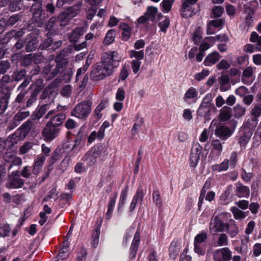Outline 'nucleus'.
I'll return each mask as SVG.
<instances>
[{
    "mask_svg": "<svg viewBox=\"0 0 261 261\" xmlns=\"http://www.w3.org/2000/svg\"><path fill=\"white\" fill-rule=\"evenodd\" d=\"M198 92L194 87H190L187 90L183 96V100L188 103L196 102L198 99Z\"/></svg>",
    "mask_w": 261,
    "mask_h": 261,
    "instance_id": "nucleus-15",
    "label": "nucleus"
},
{
    "mask_svg": "<svg viewBox=\"0 0 261 261\" xmlns=\"http://www.w3.org/2000/svg\"><path fill=\"white\" fill-rule=\"evenodd\" d=\"M129 55L130 58H135L136 59V60H138L139 61L142 60L144 57V53L142 50H131L129 53Z\"/></svg>",
    "mask_w": 261,
    "mask_h": 261,
    "instance_id": "nucleus-47",
    "label": "nucleus"
},
{
    "mask_svg": "<svg viewBox=\"0 0 261 261\" xmlns=\"http://www.w3.org/2000/svg\"><path fill=\"white\" fill-rule=\"evenodd\" d=\"M226 231H227L231 238L234 237L238 234L239 232L238 228L234 221H231L229 224H227Z\"/></svg>",
    "mask_w": 261,
    "mask_h": 261,
    "instance_id": "nucleus-28",
    "label": "nucleus"
},
{
    "mask_svg": "<svg viewBox=\"0 0 261 261\" xmlns=\"http://www.w3.org/2000/svg\"><path fill=\"white\" fill-rule=\"evenodd\" d=\"M114 71L102 62L96 64L91 71V77L94 81L101 80L111 75Z\"/></svg>",
    "mask_w": 261,
    "mask_h": 261,
    "instance_id": "nucleus-2",
    "label": "nucleus"
},
{
    "mask_svg": "<svg viewBox=\"0 0 261 261\" xmlns=\"http://www.w3.org/2000/svg\"><path fill=\"white\" fill-rule=\"evenodd\" d=\"M220 58L219 54L217 51H214L207 55L204 61V64L206 66H211L218 61Z\"/></svg>",
    "mask_w": 261,
    "mask_h": 261,
    "instance_id": "nucleus-20",
    "label": "nucleus"
},
{
    "mask_svg": "<svg viewBox=\"0 0 261 261\" xmlns=\"http://www.w3.org/2000/svg\"><path fill=\"white\" fill-rule=\"evenodd\" d=\"M37 47V44L36 40L29 41L26 45L25 49L28 52L34 50Z\"/></svg>",
    "mask_w": 261,
    "mask_h": 261,
    "instance_id": "nucleus-50",
    "label": "nucleus"
},
{
    "mask_svg": "<svg viewBox=\"0 0 261 261\" xmlns=\"http://www.w3.org/2000/svg\"><path fill=\"white\" fill-rule=\"evenodd\" d=\"M177 242L173 241L170 244L169 250L170 252V256L171 257L175 258L178 254V244Z\"/></svg>",
    "mask_w": 261,
    "mask_h": 261,
    "instance_id": "nucleus-36",
    "label": "nucleus"
},
{
    "mask_svg": "<svg viewBox=\"0 0 261 261\" xmlns=\"http://www.w3.org/2000/svg\"><path fill=\"white\" fill-rule=\"evenodd\" d=\"M152 198L153 202L159 206L161 205L162 200L160 197V193L158 191H154L152 194Z\"/></svg>",
    "mask_w": 261,
    "mask_h": 261,
    "instance_id": "nucleus-56",
    "label": "nucleus"
},
{
    "mask_svg": "<svg viewBox=\"0 0 261 261\" xmlns=\"http://www.w3.org/2000/svg\"><path fill=\"white\" fill-rule=\"evenodd\" d=\"M92 103L90 100H83L75 106L71 115L80 119H86L92 110Z\"/></svg>",
    "mask_w": 261,
    "mask_h": 261,
    "instance_id": "nucleus-1",
    "label": "nucleus"
},
{
    "mask_svg": "<svg viewBox=\"0 0 261 261\" xmlns=\"http://www.w3.org/2000/svg\"><path fill=\"white\" fill-rule=\"evenodd\" d=\"M24 184L22 179L17 171L13 172L9 176L6 186L9 189H18L21 188Z\"/></svg>",
    "mask_w": 261,
    "mask_h": 261,
    "instance_id": "nucleus-8",
    "label": "nucleus"
},
{
    "mask_svg": "<svg viewBox=\"0 0 261 261\" xmlns=\"http://www.w3.org/2000/svg\"><path fill=\"white\" fill-rule=\"evenodd\" d=\"M21 175L24 178H29L31 175V168L29 166H24L21 171Z\"/></svg>",
    "mask_w": 261,
    "mask_h": 261,
    "instance_id": "nucleus-58",
    "label": "nucleus"
},
{
    "mask_svg": "<svg viewBox=\"0 0 261 261\" xmlns=\"http://www.w3.org/2000/svg\"><path fill=\"white\" fill-rule=\"evenodd\" d=\"M162 16V14L158 12L157 8L148 7V22L151 21L153 23H156Z\"/></svg>",
    "mask_w": 261,
    "mask_h": 261,
    "instance_id": "nucleus-16",
    "label": "nucleus"
},
{
    "mask_svg": "<svg viewBox=\"0 0 261 261\" xmlns=\"http://www.w3.org/2000/svg\"><path fill=\"white\" fill-rule=\"evenodd\" d=\"M33 125L34 121L32 120H28L20 126L19 131L15 132L9 138L10 141L12 143H16L18 141L24 139L30 132Z\"/></svg>",
    "mask_w": 261,
    "mask_h": 261,
    "instance_id": "nucleus-3",
    "label": "nucleus"
},
{
    "mask_svg": "<svg viewBox=\"0 0 261 261\" xmlns=\"http://www.w3.org/2000/svg\"><path fill=\"white\" fill-rule=\"evenodd\" d=\"M98 156V150L96 148H93L85 154L83 160L86 162L88 165H93L96 162Z\"/></svg>",
    "mask_w": 261,
    "mask_h": 261,
    "instance_id": "nucleus-17",
    "label": "nucleus"
},
{
    "mask_svg": "<svg viewBox=\"0 0 261 261\" xmlns=\"http://www.w3.org/2000/svg\"><path fill=\"white\" fill-rule=\"evenodd\" d=\"M54 113L55 111H50L45 116V118L47 119L50 118V120L47 123L58 128V127L63 123L66 118V116L63 113H60L53 117L51 116Z\"/></svg>",
    "mask_w": 261,
    "mask_h": 261,
    "instance_id": "nucleus-12",
    "label": "nucleus"
},
{
    "mask_svg": "<svg viewBox=\"0 0 261 261\" xmlns=\"http://www.w3.org/2000/svg\"><path fill=\"white\" fill-rule=\"evenodd\" d=\"M63 69V64L58 62L57 59L53 63L50 62L43 68L42 72L47 76V79H52Z\"/></svg>",
    "mask_w": 261,
    "mask_h": 261,
    "instance_id": "nucleus-5",
    "label": "nucleus"
},
{
    "mask_svg": "<svg viewBox=\"0 0 261 261\" xmlns=\"http://www.w3.org/2000/svg\"><path fill=\"white\" fill-rule=\"evenodd\" d=\"M170 24V20L168 17H166L163 21L159 23V27L160 31L164 33H166L167 30Z\"/></svg>",
    "mask_w": 261,
    "mask_h": 261,
    "instance_id": "nucleus-42",
    "label": "nucleus"
},
{
    "mask_svg": "<svg viewBox=\"0 0 261 261\" xmlns=\"http://www.w3.org/2000/svg\"><path fill=\"white\" fill-rule=\"evenodd\" d=\"M127 196V189L123 190L120 194V197L119 199V201L118 206V212L121 213L122 208L125 203L126 199Z\"/></svg>",
    "mask_w": 261,
    "mask_h": 261,
    "instance_id": "nucleus-33",
    "label": "nucleus"
},
{
    "mask_svg": "<svg viewBox=\"0 0 261 261\" xmlns=\"http://www.w3.org/2000/svg\"><path fill=\"white\" fill-rule=\"evenodd\" d=\"M101 59L105 64L108 67H111L114 71L121 60V57L117 51H109L103 54Z\"/></svg>",
    "mask_w": 261,
    "mask_h": 261,
    "instance_id": "nucleus-4",
    "label": "nucleus"
},
{
    "mask_svg": "<svg viewBox=\"0 0 261 261\" xmlns=\"http://www.w3.org/2000/svg\"><path fill=\"white\" fill-rule=\"evenodd\" d=\"M143 195L144 193L142 191L139 190L137 191L130 205L129 211L131 212L136 208L137 202L142 201Z\"/></svg>",
    "mask_w": 261,
    "mask_h": 261,
    "instance_id": "nucleus-26",
    "label": "nucleus"
},
{
    "mask_svg": "<svg viewBox=\"0 0 261 261\" xmlns=\"http://www.w3.org/2000/svg\"><path fill=\"white\" fill-rule=\"evenodd\" d=\"M234 114L236 117H240L244 115L246 110L244 107L237 106L234 108Z\"/></svg>",
    "mask_w": 261,
    "mask_h": 261,
    "instance_id": "nucleus-49",
    "label": "nucleus"
},
{
    "mask_svg": "<svg viewBox=\"0 0 261 261\" xmlns=\"http://www.w3.org/2000/svg\"><path fill=\"white\" fill-rule=\"evenodd\" d=\"M109 99L107 98L103 99L100 103L96 107L94 112V117L97 119L102 117L101 111L105 109L108 105Z\"/></svg>",
    "mask_w": 261,
    "mask_h": 261,
    "instance_id": "nucleus-19",
    "label": "nucleus"
},
{
    "mask_svg": "<svg viewBox=\"0 0 261 261\" xmlns=\"http://www.w3.org/2000/svg\"><path fill=\"white\" fill-rule=\"evenodd\" d=\"M229 79L228 75H223L221 77L220 79V90L224 92L228 90L229 88Z\"/></svg>",
    "mask_w": 261,
    "mask_h": 261,
    "instance_id": "nucleus-32",
    "label": "nucleus"
},
{
    "mask_svg": "<svg viewBox=\"0 0 261 261\" xmlns=\"http://www.w3.org/2000/svg\"><path fill=\"white\" fill-rule=\"evenodd\" d=\"M59 128H57L50 123H47L45 128L42 132V135L44 139L47 141L53 140L55 138L59 133Z\"/></svg>",
    "mask_w": 261,
    "mask_h": 261,
    "instance_id": "nucleus-11",
    "label": "nucleus"
},
{
    "mask_svg": "<svg viewBox=\"0 0 261 261\" xmlns=\"http://www.w3.org/2000/svg\"><path fill=\"white\" fill-rule=\"evenodd\" d=\"M233 132V130H231L225 126H221L216 129L215 135L223 140H226L232 134Z\"/></svg>",
    "mask_w": 261,
    "mask_h": 261,
    "instance_id": "nucleus-18",
    "label": "nucleus"
},
{
    "mask_svg": "<svg viewBox=\"0 0 261 261\" xmlns=\"http://www.w3.org/2000/svg\"><path fill=\"white\" fill-rule=\"evenodd\" d=\"M30 114L29 111L18 112L11 120L9 125V128L10 129H12L17 127L22 121L28 117Z\"/></svg>",
    "mask_w": 261,
    "mask_h": 261,
    "instance_id": "nucleus-14",
    "label": "nucleus"
},
{
    "mask_svg": "<svg viewBox=\"0 0 261 261\" xmlns=\"http://www.w3.org/2000/svg\"><path fill=\"white\" fill-rule=\"evenodd\" d=\"M256 70V67L249 66L244 70L243 71L242 80V82L247 85L251 84L255 80V76L254 73Z\"/></svg>",
    "mask_w": 261,
    "mask_h": 261,
    "instance_id": "nucleus-13",
    "label": "nucleus"
},
{
    "mask_svg": "<svg viewBox=\"0 0 261 261\" xmlns=\"http://www.w3.org/2000/svg\"><path fill=\"white\" fill-rule=\"evenodd\" d=\"M140 233L137 231L135 234L133 243L130 247V255L132 258L136 256L138 247L140 242Z\"/></svg>",
    "mask_w": 261,
    "mask_h": 261,
    "instance_id": "nucleus-22",
    "label": "nucleus"
},
{
    "mask_svg": "<svg viewBox=\"0 0 261 261\" xmlns=\"http://www.w3.org/2000/svg\"><path fill=\"white\" fill-rule=\"evenodd\" d=\"M217 245L218 246H227L228 240L227 235L224 233L220 234L217 241Z\"/></svg>",
    "mask_w": 261,
    "mask_h": 261,
    "instance_id": "nucleus-39",
    "label": "nucleus"
},
{
    "mask_svg": "<svg viewBox=\"0 0 261 261\" xmlns=\"http://www.w3.org/2000/svg\"><path fill=\"white\" fill-rule=\"evenodd\" d=\"M22 0H9L10 9L11 11H17L21 9V2Z\"/></svg>",
    "mask_w": 261,
    "mask_h": 261,
    "instance_id": "nucleus-41",
    "label": "nucleus"
},
{
    "mask_svg": "<svg viewBox=\"0 0 261 261\" xmlns=\"http://www.w3.org/2000/svg\"><path fill=\"white\" fill-rule=\"evenodd\" d=\"M10 67V63L8 61H0V74H4Z\"/></svg>",
    "mask_w": 261,
    "mask_h": 261,
    "instance_id": "nucleus-46",
    "label": "nucleus"
},
{
    "mask_svg": "<svg viewBox=\"0 0 261 261\" xmlns=\"http://www.w3.org/2000/svg\"><path fill=\"white\" fill-rule=\"evenodd\" d=\"M11 228L9 225L4 224L0 227V236L2 237L7 236Z\"/></svg>",
    "mask_w": 261,
    "mask_h": 261,
    "instance_id": "nucleus-52",
    "label": "nucleus"
},
{
    "mask_svg": "<svg viewBox=\"0 0 261 261\" xmlns=\"http://www.w3.org/2000/svg\"><path fill=\"white\" fill-rule=\"evenodd\" d=\"M210 74V71L207 69H203L201 72L198 73L195 75V79L200 81L205 77L208 76Z\"/></svg>",
    "mask_w": 261,
    "mask_h": 261,
    "instance_id": "nucleus-51",
    "label": "nucleus"
},
{
    "mask_svg": "<svg viewBox=\"0 0 261 261\" xmlns=\"http://www.w3.org/2000/svg\"><path fill=\"white\" fill-rule=\"evenodd\" d=\"M182 117L187 121H190L193 118L192 111L190 109H186L183 111Z\"/></svg>",
    "mask_w": 261,
    "mask_h": 261,
    "instance_id": "nucleus-57",
    "label": "nucleus"
},
{
    "mask_svg": "<svg viewBox=\"0 0 261 261\" xmlns=\"http://www.w3.org/2000/svg\"><path fill=\"white\" fill-rule=\"evenodd\" d=\"M249 40L251 42L255 44L256 51H261V36H259L256 32H253L251 34Z\"/></svg>",
    "mask_w": 261,
    "mask_h": 261,
    "instance_id": "nucleus-23",
    "label": "nucleus"
},
{
    "mask_svg": "<svg viewBox=\"0 0 261 261\" xmlns=\"http://www.w3.org/2000/svg\"><path fill=\"white\" fill-rule=\"evenodd\" d=\"M198 0H183L181 9V15L185 18L192 17L195 14L194 8Z\"/></svg>",
    "mask_w": 261,
    "mask_h": 261,
    "instance_id": "nucleus-7",
    "label": "nucleus"
},
{
    "mask_svg": "<svg viewBox=\"0 0 261 261\" xmlns=\"http://www.w3.org/2000/svg\"><path fill=\"white\" fill-rule=\"evenodd\" d=\"M71 89L70 85H66L61 90V94L64 96L69 97L71 93Z\"/></svg>",
    "mask_w": 261,
    "mask_h": 261,
    "instance_id": "nucleus-55",
    "label": "nucleus"
},
{
    "mask_svg": "<svg viewBox=\"0 0 261 261\" xmlns=\"http://www.w3.org/2000/svg\"><path fill=\"white\" fill-rule=\"evenodd\" d=\"M231 257L232 252L227 247L217 249L213 253L214 261H229Z\"/></svg>",
    "mask_w": 261,
    "mask_h": 261,
    "instance_id": "nucleus-9",
    "label": "nucleus"
},
{
    "mask_svg": "<svg viewBox=\"0 0 261 261\" xmlns=\"http://www.w3.org/2000/svg\"><path fill=\"white\" fill-rule=\"evenodd\" d=\"M45 159V155L41 154L36 158L34 164L42 168Z\"/></svg>",
    "mask_w": 261,
    "mask_h": 261,
    "instance_id": "nucleus-48",
    "label": "nucleus"
},
{
    "mask_svg": "<svg viewBox=\"0 0 261 261\" xmlns=\"http://www.w3.org/2000/svg\"><path fill=\"white\" fill-rule=\"evenodd\" d=\"M79 255L77 256L78 261H85L87 256V251L84 248H81Z\"/></svg>",
    "mask_w": 261,
    "mask_h": 261,
    "instance_id": "nucleus-64",
    "label": "nucleus"
},
{
    "mask_svg": "<svg viewBox=\"0 0 261 261\" xmlns=\"http://www.w3.org/2000/svg\"><path fill=\"white\" fill-rule=\"evenodd\" d=\"M32 143L27 142L20 147V152L22 154L25 153L32 147Z\"/></svg>",
    "mask_w": 261,
    "mask_h": 261,
    "instance_id": "nucleus-60",
    "label": "nucleus"
},
{
    "mask_svg": "<svg viewBox=\"0 0 261 261\" xmlns=\"http://www.w3.org/2000/svg\"><path fill=\"white\" fill-rule=\"evenodd\" d=\"M230 210L233 214L234 218L237 220H242L247 216L245 212L242 211L238 207H232Z\"/></svg>",
    "mask_w": 261,
    "mask_h": 261,
    "instance_id": "nucleus-34",
    "label": "nucleus"
},
{
    "mask_svg": "<svg viewBox=\"0 0 261 261\" xmlns=\"http://www.w3.org/2000/svg\"><path fill=\"white\" fill-rule=\"evenodd\" d=\"M202 147L198 143L192 144L189 157V164L191 167L195 168L198 165Z\"/></svg>",
    "mask_w": 261,
    "mask_h": 261,
    "instance_id": "nucleus-6",
    "label": "nucleus"
},
{
    "mask_svg": "<svg viewBox=\"0 0 261 261\" xmlns=\"http://www.w3.org/2000/svg\"><path fill=\"white\" fill-rule=\"evenodd\" d=\"M69 12H63L59 15L60 25L61 27H65L69 23L71 19L69 18Z\"/></svg>",
    "mask_w": 261,
    "mask_h": 261,
    "instance_id": "nucleus-31",
    "label": "nucleus"
},
{
    "mask_svg": "<svg viewBox=\"0 0 261 261\" xmlns=\"http://www.w3.org/2000/svg\"><path fill=\"white\" fill-rule=\"evenodd\" d=\"M8 100L5 98L0 99V113H3L7 108Z\"/></svg>",
    "mask_w": 261,
    "mask_h": 261,
    "instance_id": "nucleus-62",
    "label": "nucleus"
},
{
    "mask_svg": "<svg viewBox=\"0 0 261 261\" xmlns=\"http://www.w3.org/2000/svg\"><path fill=\"white\" fill-rule=\"evenodd\" d=\"M214 43V37L206 38L200 45L199 49L200 51L204 52V51L206 50L209 48H210L212 46H213Z\"/></svg>",
    "mask_w": 261,
    "mask_h": 261,
    "instance_id": "nucleus-24",
    "label": "nucleus"
},
{
    "mask_svg": "<svg viewBox=\"0 0 261 261\" xmlns=\"http://www.w3.org/2000/svg\"><path fill=\"white\" fill-rule=\"evenodd\" d=\"M210 23L214 26L217 30L222 28L224 24V20L222 19H218L210 21Z\"/></svg>",
    "mask_w": 261,
    "mask_h": 261,
    "instance_id": "nucleus-45",
    "label": "nucleus"
},
{
    "mask_svg": "<svg viewBox=\"0 0 261 261\" xmlns=\"http://www.w3.org/2000/svg\"><path fill=\"white\" fill-rule=\"evenodd\" d=\"M213 99V96L212 94L208 93L205 95L204 97L201 104L203 105H205L206 106H208L211 107V101Z\"/></svg>",
    "mask_w": 261,
    "mask_h": 261,
    "instance_id": "nucleus-54",
    "label": "nucleus"
},
{
    "mask_svg": "<svg viewBox=\"0 0 261 261\" xmlns=\"http://www.w3.org/2000/svg\"><path fill=\"white\" fill-rule=\"evenodd\" d=\"M236 194L239 197H248L249 195V189L246 186L238 184L236 188Z\"/></svg>",
    "mask_w": 261,
    "mask_h": 261,
    "instance_id": "nucleus-25",
    "label": "nucleus"
},
{
    "mask_svg": "<svg viewBox=\"0 0 261 261\" xmlns=\"http://www.w3.org/2000/svg\"><path fill=\"white\" fill-rule=\"evenodd\" d=\"M174 2V0H163L161 3L163 12H169L171 10Z\"/></svg>",
    "mask_w": 261,
    "mask_h": 261,
    "instance_id": "nucleus-38",
    "label": "nucleus"
},
{
    "mask_svg": "<svg viewBox=\"0 0 261 261\" xmlns=\"http://www.w3.org/2000/svg\"><path fill=\"white\" fill-rule=\"evenodd\" d=\"M20 17L18 15H13L11 16L8 21L7 25L12 26L15 24L19 19Z\"/></svg>",
    "mask_w": 261,
    "mask_h": 261,
    "instance_id": "nucleus-59",
    "label": "nucleus"
},
{
    "mask_svg": "<svg viewBox=\"0 0 261 261\" xmlns=\"http://www.w3.org/2000/svg\"><path fill=\"white\" fill-rule=\"evenodd\" d=\"M243 50L247 53H253L255 51H256L255 49V47L253 44H246L243 48Z\"/></svg>",
    "mask_w": 261,
    "mask_h": 261,
    "instance_id": "nucleus-63",
    "label": "nucleus"
},
{
    "mask_svg": "<svg viewBox=\"0 0 261 261\" xmlns=\"http://www.w3.org/2000/svg\"><path fill=\"white\" fill-rule=\"evenodd\" d=\"M227 223H224L217 217L211 220L210 224V231L211 233L214 236L216 235L219 232L226 231Z\"/></svg>",
    "mask_w": 261,
    "mask_h": 261,
    "instance_id": "nucleus-10",
    "label": "nucleus"
},
{
    "mask_svg": "<svg viewBox=\"0 0 261 261\" xmlns=\"http://www.w3.org/2000/svg\"><path fill=\"white\" fill-rule=\"evenodd\" d=\"M100 235V228L97 227L92 234V240L91 241L92 246L96 247L99 242V238Z\"/></svg>",
    "mask_w": 261,
    "mask_h": 261,
    "instance_id": "nucleus-40",
    "label": "nucleus"
},
{
    "mask_svg": "<svg viewBox=\"0 0 261 261\" xmlns=\"http://www.w3.org/2000/svg\"><path fill=\"white\" fill-rule=\"evenodd\" d=\"M212 149L211 153L215 152L217 155H219L222 151V144L219 140L216 139L212 141Z\"/></svg>",
    "mask_w": 261,
    "mask_h": 261,
    "instance_id": "nucleus-30",
    "label": "nucleus"
},
{
    "mask_svg": "<svg viewBox=\"0 0 261 261\" xmlns=\"http://www.w3.org/2000/svg\"><path fill=\"white\" fill-rule=\"evenodd\" d=\"M194 245V251L198 255H203L205 254V245L204 244H195Z\"/></svg>",
    "mask_w": 261,
    "mask_h": 261,
    "instance_id": "nucleus-43",
    "label": "nucleus"
},
{
    "mask_svg": "<svg viewBox=\"0 0 261 261\" xmlns=\"http://www.w3.org/2000/svg\"><path fill=\"white\" fill-rule=\"evenodd\" d=\"M211 109L212 107L208 106H206L205 105L200 104L197 111V115L201 117L207 118L210 115Z\"/></svg>",
    "mask_w": 261,
    "mask_h": 261,
    "instance_id": "nucleus-27",
    "label": "nucleus"
},
{
    "mask_svg": "<svg viewBox=\"0 0 261 261\" xmlns=\"http://www.w3.org/2000/svg\"><path fill=\"white\" fill-rule=\"evenodd\" d=\"M84 29L82 27H77L74 29L69 36V41L71 42H76L80 37L85 32Z\"/></svg>",
    "mask_w": 261,
    "mask_h": 261,
    "instance_id": "nucleus-21",
    "label": "nucleus"
},
{
    "mask_svg": "<svg viewBox=\"0 0 261 261\" xmlns=\"http://www.w3.org/2000/svg\"><path fill=\"white\" fill-rule=\"evenodd\" d=\"M69 251V243L68 240L64 242L63 248L60 250V253L58 255L59 259H64L67 256V253Z\"/></svg>",
    "mask_w": 261,
    "mask_h": 261,
    "instance_id": "nucleus-35",
    "label": "nucleus"
},
{
    "mask_svg": "<svg viewBox=\"0 0 261 261\" xmlns=\"http://www.w3.org/2000/svg\"><path fill=\"white\" fill-rule=\"evenodd\" d=\"M207 238L206 233L201 232L196 236L194 239V243L195 244H203L204 242Z\"/></svg>",
    "mask_w": 261,
    "mask_h": 261,
    "instance_id": "nucleus-44",
    "label": "nucleus"
},
{
    "mask_svg": "<svg viewBox=\"0 0 261 261\" xmlns=\"http://www.w3.org/2000/svg\"><path fill=\"white\" fill-rule=\"evenodd\" d=\"M224 12V9L220 6L215 7L212 10L214 17H219Z\"/></svg>",
    "mask_w": 261,
    "mask_h": 261,
    "instance_id": "nucleus-53",
    "label": "nucleus"
},
{
    "mask_svg": "<svg viewBox=\"0 0 261 261\" xmlns=\"http://www.w3.org/2000/svg\"><path fill=\"white\" fill-rule=\"evenodd\" d=\"M115 32L114 30H109L106 36L104 42L106 44L109 45L112 43L115 39Z\"/></svg>",
    "mask_w": 261,
    "mask_h": 261,
    "instance_id": "nucleus-37",
    "label": "nucleus"
},
{
    "mask_svg": "<svg viewBox=\"0 0 261 261\" xmlns=\"http://www.w3.org/2000/svg\"><path fill=\"white\" fill-rule=\"evenodd\" d=\"M230 66L229 64L226 60H223L219 62L217 67L219 70L226 69H228Z\"/></svg>",
    "mask_w": 261,
    "mask_h": 261,
    "instance_id": "nucleus-61",
    "label": "nucleus"
},
{
    "mask_svg": "<svg viewBox=\"0 0 261 261\" xmlns=\"http://www.w3.org/2000/svg\"><path fill=\"white\" fill-rule=\"evenodd\" d=\"M229 161L228 160H224L220 164H215L212 166V169L214 171L222 172L226 171L228 168Z\"/></svg>",
    "mask_w": 261,
    "mask_h": 261,
    "instance_id": "nucleus-29",
    "label": "nucleus"
}]
</instances>
